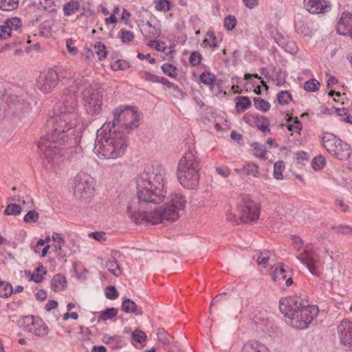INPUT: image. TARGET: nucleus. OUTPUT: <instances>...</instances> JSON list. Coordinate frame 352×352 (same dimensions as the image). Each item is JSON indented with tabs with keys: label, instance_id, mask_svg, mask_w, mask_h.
Returning <instances> with one entry per match:
<instances>
[{
	"label": "nucleus",
	"instance_id": "21",
	"mask_svg": "<svg viewBox=\"0 0 352 352\" xmlns=\"http://www.w3.org/2000/svg\"><path fill=\"white\" fill-rule=\"evenodd\" d=\"M239 352H270V350L260 342L249 340L243 344Z\"/></svg>",
	"mask_w": 352,
	"mask_h": 352
},
{
	"label": "nucleus",
	"instance_id": "2",
	"mask_svg": "<svg viewBox=\"0 0 352 352\" xmlns=\"http://www.w3.org/2000/svg\"><path fill=\"white\" fill-rule=\"evenodd\" d=\"M166 183L167 170L159 163L153 164L138 175L136 179L138 208L127 206L128 216L132 221L136 224L156 225L179 219V212L186 204V198L180 192L171 193L163 207H155L149 212L144 210L147 203L159 204L164 201L167 193Z\"/></svg>",
	"mask_w": 352,
	"mask_h": 352
},
{
	"label": "nucleus",
	"instance_id": "64",
	"mask_svg": "<svg viewBox=\"0 0 352 352\" xmlns=\"http://www.w3.org/2000/svg\"><path fill=\"white\" fill-rule=\"evenodd\" d=\"M148 45L151 47L154 48L157 51H164L165 50V46L164 43H160L157 40L150 41L148 43Z\"/></svg>",
	"mask_w": 352,
	"mask_h": 352
},
{
	"label": "nucleus",
	"instance_id": "60",
	"mask_svg": "<svg viewBox=\"0 0 352 352\" xmlns=\"http://www.w3.org/2000/svg\"><path fill=\"white\" fill-rule=\"evenodd\" d=\"M333 229H335L336 232L338 234L344 235L352 234V228L349 226L339 225L336 227H334Z\"/></svg>",
	"mask_w": 352,
	"mask_h": 352
},
{
	"label": "nucleus",
	"instance_id": "54",
	"mask_svg": "<svg viewBox=\"0 0 352 352\" xmlns=\"http://www.w3.org/2000/svg\"><path fill=\"white\" fill-rule=\"evenodd\" d=\"M17 201L21 206L22 210H28L34 208L33 199L31 197H27L26 199L19 198Z\"/></svg>",
	"mask_w": 352,
	"mask_h": 352
},
{
	"label": "nucleus",
	"instance_id": "40",
	"mask_svg": "<svg viewBox=\"0 0 352 352\" xmlns=\"http://www.w3.org/2000/svg\"><path fill=\"white\" fill-rule=\"evenodd\" d=\"M292 100V96L288 91H280L277 94V100L281 105L288 104Z\"/></svg>",
	"mask_w": 352,
	"mask_h": 352
},
{
	"label": "nucleus",
	"instance_id": "50",
	"mask_svg": "<svg viewBox=\"0 0 352 352\" xmlns=\"http://www.w3.org/2000/svg\"><path fill=\"white\" fill-rule=\"evenodd\" d=\"M39 219L38 213L34 210L30 209L23 217V221L26 223H36Z\"/></svg>",
	"mask_w": 352,
	"mask_h": 352
},
{
	"label": "nucleus",
	"instance_id": "18",
	"mask_svg": "<svg viewBox=\"0 0 352 352\" xmlns=\"http://www.w3.org/2000/svg\"><path fill=\"white\" fill-rule=\"evenodd\" d=\"M294 28L298 34L304 36H311V30L309 27V23L306 17L300 14H297L294 16Z\"/></svg>",
	"mask_w": 352,
	"mask_h": 352
},
{
	"label": "nucleus",
	"instance_id": "9",
	"mask_svg": "<svg viewBox=\"0 0 352 352\" xmlns=\"http://www.w3.org/2000/svg\"><path fill=\"white\" fill-rule=\"evenodd\" d=\"M201 170L200 160L194 145H190L179 159L177 170Z\"/></svg>",
	"mask_w": 352,
	"mask_h": 352
},
{
	"label": "nucleus",
	"instance_id": "23",
	"mask_svg": "<svg viewBox=\"0 0 352 352\" xmlns=\"http://www.w3.org/2000/svg\"><path fill=\"white\" fill-rule=\"evenodd\" d=\"M290 274L289 270L285 269L282 265H278L272 273L273 280L280 284Z\"/></svg>",
	"mask_w": 352,
	"mask_h": 352
},
{
	"label": "nucleus",
	"instance_id": "45",
	"mask_svg": "<svg viewBox=\"0 0 352 352\" xmlns=\"http://www.w3.org/2000/svg\"><path fill=\"white\" fill-rule=\"evenodd\" d=\"M236 19L234 16L232 15H228L223 20V27L228 31L234 30L236 25Z\"/></svg>",
	"mask_w": 352,
	"mask_h": 352
},
{
	"label": "nucleus",
	"instance_id": "47",
	"mask_svg": "<svg viewBox=\"0 0 352 352\" xmlns=\"http://www.w3.org/2000/svg\"><path fill=\"white\" fill-rule=\"evenodd\" d=\"M106 267L107 270L116 276H119L121 274V270L119 265L116 261H108L106 263Z\"/></svg>",
	"mask_w": 352,
	"mask_h": 352
},
{
	"label": "nucleus",
	"instance_id": "27",
	"mask_svg": "<svg viewBox=\"0 0 352 352\" xmlns=\"http://www.w3.org/2000/svg\"><path fill=\"white\" fill-rule=\"evenodd\" d=\"M277 43L288 53L295 54L298 51L296 43L289 38H282L280 41H277Z\"/></svg>",
	"mask_w": 352,
	"mask_h": 352
},
{
	"label": "nucleus",
	"instance_id": "48",
	"mask_svg": "<svg viewBox=\"0 0 352 352\" xmlns=\"http://www.w3.org/2000/svg\"><path fill=\"white\" fill-rule=\"evenodd\" d=\"M202 58V55L199 52L193 51L190 54L188 60L190 65L197 67L201 63Z\"/></svg>",
	"mask_w": 352,
	"mask_h": 352
},
{
	"label": "nucleus",
	"instance_id": "17",
	"mask_svg": "<svg viewBox=\"0 0 352 352\" xmlns=\"http://www.w3.org/2000/svg\"><path fill=\"white\" fill-rule=\"evenodd\" d=\"M221 43V39L219 38L216 36L213 29L210 28L204 36L201 46L204 49L214 52L219 47Z\"/></svg>",
	"mask_w": 352,
	"mask_h": 352
},
{
	"label": "nucleus",
	"instance_id": "29",
	"mask_svg": "<svg viewBox=\"0 0 352 352\" xmlns=\"http://www.w3.org/2000/svg\"><path fill=\"white\" fill-rule=\"evenodd\" d=\"M292 241L294 245V248L297 252L296 255L298 253L302 252L303 250H305L307 246H309L311 249L316 248L311 243H305L302 239L298 236H292Z\"/></svg>",
	"mask_w": 352,
	"mask_h": 352
},
{
	"label": "nucleus",
	"instance_id": "46",
	"mask_svg": "<svg viewBox=\"0 0 352 352\" xmlns=\"http://www.w3.org/2000/svg\"><path fill=\"white\" fill-rule=\"evenodd\" d=\"M118 35L121 41L124 43H129L131 42L134 39V34L133 32L122 29L119 31Z\"/></svg>",
	"mask_w": 352,
	"mask_h": 352
},
{
	"label": "nucleus",
	"instance_id": "3",
	"mask_svg": "<svg viewBox=\"0 0 352 352\" xmlns=\"http://www.w3.org/2000/svg\"><path fill=\"white\" fill-rule=\"evenodd\" d=\"M113 118H107L97 131L94 152L100 158L116 159L122 156L128 146L126 135L140 125V114L134 108L119 106L112 112Z\"/></svg>",
	"mask_w": 352,
	"mask_h": 352
},
{
	"label": "nucleus",
	"instance_id": "59",
	"mask_svg": "<svg viewBox=\"0 0 352 352\" xmlns=\"http://www.w3.org/2000/svg\"><path fill=\"white\" fill-rule=\"evenodd\" d=\"M105 295L108 299L115 300L118 296V293L114 286H107L105 289Z\"/></svg>",
	"mask_w": 352,
	"mask_h": 352
},
{
	"label": "nucleus",
	"instance_id": "36",
	"mask_svg": "<svg viewBox=\"0 0 352 352\" xmlns=\"http://www.w3.org/2000/svg\"><path fill=\"white\" fill-rule=\"evenodd\" d=\"M22 211V208L20 204H9L6 207L3 213L7 216H17Z\"/></svg>",
	"mask_w": 352,
	"mask_h": 352
},
{
	"label": "nucleus",
	"instance_id": "5",
	"mask_svg": "<svg viewBox=\"0 0 352 352\" xmlns=\"http://www.w3.org/2000/svg\"><path fill=\"white\" fill-rule=\"evenodd\" d=\"M72 188L74 195L80 199H89L95 193V179L85 172L78 173L72 179Z\"/></svg>",
	"mask_w": 352,
	"mask_h": 352
},
{
	"label": "nucleus",
	"instance_id": "20",
	"mask_svg": "<svg viewBox=\"0 0 352 352\" xmlns=\"http://www.w3.org/2000/svg\"><path fill=\"white\" fill-rule=\"evenodd\" d=\"M337 146L338 147L335 148V151L331 153V155L339 160H346L349 159L351 155L350 145L341 140L340 144Z\"/></svg>",
	"mask_w": 352,
	"mask_h": 352
},
{
	"label": "nucleus",
	"instance_id": "63",
	"mask_svg": "<svg viewBox=\"0 0 352 352\" xmlns=\"http://www.w3.org/2000/svg\"><path fill=\"white\" fill-rule=\"evenodd\" d=\"M66 47H67V50L68 52L69 53V54H71L72 56L76 55L78 52V50L77 47H76L73 45V41L72 38L67 39Z\"/></svg>",
	"mask_w": 352,
	"mask_h": 352
},
{
	"label": "nucleus",
	"instance_id": "31",
	"mask_svg": "<svg viewBox=\"0 0 352 352\" xmlns=\"http://www.w3.org/2000/svg\"><path fill=\"white\" fill-rule=\"evenodd\" d=\"M254 151V155L261 160H265L267 159V150L265 146L258 142H254L251 145Z\"/></svg>",
	"mask_w": 352,
	"mask_h": 352
},
{
	"label": "nucleus",
	"instance_id": "56",
	"mask_svg": "<svg viewBox=\"0 0 352 352\" xmlns=\"http://www.w3.org/2000/svg\"><path fill=\"white\" fill-rule=\"evenodd\" d=\"M325 164V159L322 156H318L314 158L311 165L314 170L322 169Z\"/></svg>",
	"mask_w": 352,
	"mask_h": 352
},
{
	"label": "nucleus",
	"instance_id": "58",
	"mask_svg": "<svg viewBox=\"0 0 352 352\" xmlns=\"http://www.w3.org/2000/svg\"><path fill=\"white\" fill-rule=\"evenodd\" d=\"M88 236L100 243L107 240L106 234L104 232H92L88 234Z\"/></svg>",
	"mask_w": 352,
	"mask_h": 352
},
{
	"label": "nucleus",
	"instance_id": "42",
	"mask_svg": "<svg viewBox=\"0 0 352 352\" xmlns=\"http://www.w3.org/2000/svg\"><path fill=\"white\" fill-rule=\"evenodd\" d=\"M118 311V310L116 308H108L100 313V319L104 321L111 320L117 316Z\"/></svg>",
	"mask_w": 352,
	"mask_h": 352
},
{
	"label": "nucleus",
	"instance_id": "41",
	"mask_svg": "<svg viewBox=\"0 0 352 352\" xmlns=\"http://www.w3.org/2000/svg\"><path fill=\"white\" fill-rule=\"evenodd\" d=\"M94 50L100 60L106 58L107 52L104 44L102 42H96L94 45Z\"/></svg>",
	"mask_w": 352,
	"mask_h": 352
},
{
	"label": "nucleus",
	"instance_id": "52",
	"mask_svg": "<svg viewBox=\"0 0 352 352\" xmlns=\"http://www.w3.org/2000/svg\"><path fill=\"white\" fill-rule=\"evenodd\" d=\"M161 68L163 72L170 77L174 78L177 75L176 67L171 64L164 63L162 65Z\"/></svg>",
	"mask_w": 352,
	"mask_h": 352
},
{
	"label": "nucleus",
	"instance_id": "14",
	"mask_svg": "<svg viewBox=\"0 0 352 352\" xmlns=\"http://www.w3.org/2000/svg\"><path fill=\"white\" fill-rule=\"evenodd\" d=\"M337 333L342 345L352 350V322L344 320L337 327Z\"/></svg>",
	"mask_w": 352,
	"mask_h": 352
},
{
	"label": "nucleus",
	"instance_id": "38",
	"mask_svg": "<svg viewBox=\"0 0 352 352\" xmlns=\"http://www.w3.org/2000/svg\"><path fill=\"white\" fill-rule=\"evenodd\" d=\"M254 104L256 109L263 112L268 111L271 108L270 102L259 97L254 98Z\"/></svg>",
	"mask_w": 352,
	"mask_h": 352
},
{
	"label": "nucleus",
	"instance_id": "15",
	"mask_svg": "<svg viewBox=\"0 0 352 352\" xmlns=\"http://www.w3.org/2000/svg\"><path fill=\"white\" fill-rule=\"evenodd\" d=\"M304 6L311 14H323L331 10V4L329 0H304Z\"/></svg>",
	"mask_w": 352,
	"mask_h": 352
},
{
	"label": "nucleus",
	"instance_id": "61",
	"mask_svg": "<svg viewBox=\"0 0 352 352\" xmlns=\"http://www.w3.org/2000/svg\"><path fill=\"white\" fill-rule=\"evenodd\" d=\"M12 34L4 24L0 25V40H6L12 36Z\"/></svg>",
	"mask_w": 352,
	"mask_h": 352
},
{
	"label": "nucleus",
	"instance_id": "24",
	"mask_svg": "<svg viewBox=\"0 0 352 352\" xmlns=\"http://www.w3.org/2000/svg\"><path fill=\"white\" fill-rule=\"evenodd\" d=\"M67 287L66 278L60 274H56L52 279L51 287L54 292H61Z\"/></svg>",
	"mask_w": 352,
	"mask_h": 352
},
{
	"label": "nucleus",
	"instance_id": "19",
	"mask_svg": "<svg viewBox=\"0 0 352 352\" xmlns=\"http://www.w3.org/2000/svg\"><path fill=\"white\" fill-rule=\"evenodd\" d=\"M339 138L331 133H323L322 135V142L323 147L330 154L335 151V148L338 147V144H340Z\"/></svg>",
	"mask_w": 352,
	"mask_h": 352
},
{
	"label": "nucleus",
	"instance_id": "16",
	"mask_svg": "<svg viewBox=\"0 0 352 352\" xmlns=\"http://www.w3.org/2000/svg\"><path fill=\"white\" fill-rule=\"evenodd\" d=\"M337 32L340 35H349L352 39V13L343 12L340 18Z\"/></svg>",
	"mask_w": 352,
	"mask_h": 352
},
{
	"label": "nucleus",
	"instance_id": "35",
	"mask_svg": "<svg viewBox=\"0 0 352 352\" xmlns=\"http://www.w3.org/2000/svg\"><path fill=\"white\" fill-rule=\"evenodd\" d=\"M271 257L272 254L268 251L260 252L256 259L258 265L264 268L267 267L270 265Z\"/></svg>",
	"mask_w": 352,
	"mask_h": 352
},
{
	"label": "nucleus",
	"instance_id": "4",
	"mask_svg": "<svg viewBox=\"0 0 352 352\" xmlns=\"http://www.w3.org/2000/svg\"><path fill=\"white\" fill-rule=\"evenodd\" d=\"M280 312L291 320L297 329H305L318 315L316 305H310L307 300L299 297H287L280 300Z\"/></svg>",
	"mask_w": 352,
	"mask_h": 352
},
{
	"label": "nucleus",
	"instance_id": "6",
	"mask_svg": "<svg viewBox=\"0 0 352 352\" xmlns=\"http://www.w3.org/2000/svg\"><path fill=\"white\" fill-rule=\"evenodd\" d=\"M317 248L311 249L309 246L296 255V258L303 264L309 273L320 278H324V262L316 253Z\"/></svg>",
	"mask_w": 352,
	"mask_h": 352
},
{
	"label": "nucleus",
	"instance_id": "62",
	"mask_svg": "<svg viewBox=\"0 0 352 352\" xmlns=\"http://www.w3.org/2000/svg\"><path fill=\"white\" fill-rule=\"evenodd\" d=\"M215 171L223 178L228 177L231 173V170L228 166H217Z\"/></svg>",
	"mask_w": 352,
	"mask_h": 352
},
{
	"label": "nucleus",
	"instance_id": "32",
	"mask_svg": "<svg viewBox=\"0 0 352 352\" xmlns=\"http://www.w3.org/2000/svg\"><path fill=\"white\" fill-rule=\"evenodd\" d=\"M52 239L54 241V244L52 245L54 250L55 252L61 250L65 243L63 235L59 232H53L52 234Z\"/></svg>",
	"mask_w": 352,
	"mask_h": 352
},
{
	"label": "nucleus",
	"instance_id": "12",
	"mask_svg": "<svg viewBox=\"0 0 352 352\" xmlns=\"http://www.w3.org/2000/svg\"><path fill=\"white\" fill-rule=\"evenodd\" d=\"M138 25L141 33L145 38H157L161 34L160 22L155 16H151L150 19L146 21H140Z\"/></svg>",
	"mask_w": 352,
	"mask_h": 352
},
{
	"label": "nucleus",
	"instance_id": "22",
	"mask_svg": "<svg viewBox=\"0 0 352 352\" xmlns=\"http://www.w3.org/2000/svg\"><path fill=\"white\" fill-rule=\"evenodd\" d=\"M121 309L124 313H133L136 316H141L143 314L142 307L138 306L134 301L129 298L124 299Z\"/></svg>",
	"mask_w": 352,
	"mask_h": 352
},
{
	"label": "nucleus",
	"instance_id": "28",
	"mask_svg": "<svg viewBox=\"0 0 352 352\" xmlns=\"http://www.w3.org/2000/svg\"><path fill=\"white\" fill-rule=\"evenodd\" d=\"M80 8V3L78 1L72 0L67 2L63 8V14L66 16H70L74 15L78 10Z\"/></svg>",
	"mask_w": 352,
	"mask_h": 352
},
{
	"label": "nucleus",
	"instance_id": "34",
	"mask_svg": "<svg viewBox=\"0 0 352 352\" xmlns=\"http://www.w3.org/2000/svg\"><path fill=\"white\" fill-rule=\"evenodd\" d=\"M287 122V129L289 131L299 133L302 130V124L297 117L289 118Z\"/></svg>",
	"mask_w": 352,
	"mask_h": 352
},
{
	"label": "nucleus",
	"instance_id": "44",
	"mask_svg": "<svg viewBox=\"0 0 352 352\" xmlns=\"http://www.w3.org/2000/svg\"><path fill=\"white\" fill-rule=\"evenodd\" d=\"M285 169L283 161H278L274 164L273 175L275 179L281 180L283 179V171Z\"/></svg>",
	"mask_w": 352,
	"mask_h": 352
},
{
	"label": "nucleus",
	"instance_id": "30",
	"mask_svg": "<svg viewBox=\"0 0 352 352\" xmlns=\"http://www.w3.org/2000/svg\"><path fill=\"white\" fill-rule=\"evenodd\" d=\"M57 0H39V8L48 12H54L59 7Z\"/></svg>",
	"mask_w": 352,
	"mask_h": 352
},
{
	"label": "nucleus",
	"instance_id": "33",
	"mask_svg": "<svg viewBox=\"0 0 352 352\" xmlns=\"http://www.w3.org/2000/svg\"><path fill=\"white\" fill-rule=\"evenodd\" d=\"M19 6V0H0V10L10 12Z\"/></svg>",
	"mask_w": 352,
	"mask_h": 352
},
{
	"label": "nucleus",
	"instance_id": "1",
	"mask_svg": "<svg viewBox=\"0 0 352 352\" xmlns=\"http://www.w3.org/2000/svg\"><path fill=\"white\" fill-rule=\"evenodd\" d=\"M81 89L85 109L89 116H97L102 110L103 94L98 85L81 79L72 90L69 99L66 98L55 110L51 118L52 130L37 142L39 154L49 161L60 156L63 147L66 145L74 146L76 152L82 151L80 144L86 124L79 113L75 95Z\"/></svg>",
	"mask_w": 352,
	"mask_h": 352
},
{
	"label": "nucleus",
	"instance_id": "13",
	"mask_svg": "<svg viewBox=\"0 0 352 352\" xmlns=\"http://www.w3.org/2000/svg\"><path fill=\"white\" fill-rule=\"evenodd\" d=\"M243 120L249 126L258 128L265 135L270 133V121L263 116L256 113H246Z\"/></svg>",
	"mask_w": 352,
	"mask_h": 352
},
{
	"label": "nucleus",
	"instance_id": "55",
	"mask_svg": "<svg viewBox=\"0 0 352 352\" xmlns=\"http://www.w3.org/2000/svg\"><path fill=\"white\" fill-rule=\"evenodd\" d=\"M133 340H134L138 343H142L146 339V334L142 330L136 329L133 331L131 334Z\"/></svg>",
	"mask_w": 352,
	"mask_h": 352
},
{
	"label": "nucleus",
	"instance_id": "25",
	"mask_svg": "<svg viewBox=\"0 0 352 352\" xmlns=\"http://www.w3.org/2000/svg\"><path fill=\"white\" fill-rule=\"evenodd\" d=\"M235 109L238 113L246 111L251 106L250 99L248 96H236L234 99Z\"/></svg>",
	"mask_w": 352,
	"mask_h": 352
},
{
	"label": "nucleus",
	"instance_id": "39",
	"mask_svg": "<svg viewBox=\"0 0 352 352\" xmlns=\"http://www.w3.org/2000/svg\"><path fill=\"white\" fill-rule=\"evenodd\" d=\"M155 8L157 11L167 12L170 10L171 3L168 0H155Z\"/></svg>",
	"mask_w": 352,
	"mask_h": 352
},
{
	"label": "nucleus",
	"instance_id": "53",
	"mask_svg": "<svg viewBox=\"0 0 352 352\" xmlns=\"http://www.w3.org/2000/svg\"><path fill=\"white\" fill-rule=\"evenodd\" d=\"M141 78L145 80L152 82H158L160 83L161 80H162V77L158 76L155 74H151L148 72H144L141 74Z\"/></svg>",
	"mask_w": 352,
	"mask_h": 352
},
{
	"label": "nucleus",
	"instance_id": "10",
	"mask_svg": "<svg viewBox=\"0 0 352 352\" xmlns=\"http://www.w3.org/2000/svg\"><path fill=\"white\" fill-rule=\"evenodd\" d=\"M201 170H177L180 184L186 189H197L199 184Z\"/></svg>",
	"mask_w": 352,
	"mask_h": 352
},
{
	"label": "nucleus",
	"instance_id": "49",
	"mask_svg": "<svg viewBox=\"0 0 352 352\" xmlns=\"http://www.w3.org/2000/svg\"><path fill=\"white\" fill-rule=\"evenodd\" d=\"M320 87V82L315 78L310 79L305 82L304 89L309 92L317 91Z\"/></svg>",
	"mask_w": 352,
	"mask_h": 352
},
{
	"label": "nucleus",
	"instance_id": "8",
	"mask_svg": "<svg viewBox=\"0 0 352 352\" xmlns=\"http://www.w3.org/2000/svg\"><path fill=\"white\" fill-rule=\"evenodd\" d=\"M59 80L58 73L53 69H47L41 72L36 80V87L42 92H51Z\"/></svg>",
	"mask_w": 352,
	"mask_h": 352
},
{
	"label": "nucleus",
	"instance_id": "57",
	"mask_svg": "<svg viewBox=\"0 0 352 352\" xmlns=\"http://www.w3.org/2000/svg\"><path fill=\"white\" fill-rule=\"evenodd\" d=\"M330 114H336L337 116L340 117V120L344 122V117L346 116L348 114V110L345 108H335L333 107L329 109Z\"/></svg>",
	"mask_w": 352,
	"mask_h": 352
},
{
	"label": "nucleus",
	"instance_id": "51",
	"mask_svg": "<svg viewBox=\"0 0 352 352\" xmlns=\"http://www.w3.org/2000/svg\"><path fill=\"white\" fill-rule=\"evenodd\" d=\"M111 67L113 71L125 70L129 67V64L124 60L119 59L111 63Z\"/></svg>",
	"mask_w": 352,
	"mask_h": 352
},
{
	"label": "nucleus",
	"instance_id": "7",
	"mask_svg": "<svg viewBox=\"0 0 352 352\" xmlns=\"http://www.w3.org/2000/svg\"><path fill=\"white\" fill-rule=\"evenodd\" d=\"M19 325L24 331L38 337H45L48 334L47 325L43 320L38 316H24L19 320Z\"/></svg>",
	"mask_w": 352,
	"mask_h": 352
},
{
	"label": "nucleus",
	"instance_id": "11",
	"mask_svg": "<svg viewBox=\"0 0 352 352\" xmlns=\"http://www.w3.org/2000/svg\"><path fill=\"white\" fill-rule=\"evenodd\" d=\"M243 218L251 221H256L260 215L259 207L248 196L243 197L241 203L239 206Z\"/></svg>",
	"mask_w": 352,
	"mask_h": 352
},
{
	"label": "nucleus",
	"instance_id": "26",
	"mask_svg": "<svg viewBox=\"0 0 352 352\" xmlns=\"http://www.w3.org/2000/svg\"><path fill=\"white\" fill-rule=\"evenodd\" d=\"M3 22L12 34L14 32L21 31L22 28V21L19 17L8 18Z\"/></svg>",
	"mask_w": 352,
	"mask_h": 352
},
{
	"label": "nucleus",
	"instance_id": "37",
	"mask_svg": "<svg viewBox=\"0 0 352 352\" xmlns=\"http://www.w3.org/2000/svg\"><path fill=\"white\" fill-rule=\"evenodd\" d=\"M199 78H200V81L202 83L210 86L211 89H212V86H213L214 83L217 80V78H216L215 75H214L211 72H203L200 75Z\"/></svg>",
	"mask_w": 352,
	"mask_h": 352
},
{
	"label": "nucleus",
	"instance_id": "43",
	"mask_svg": "<svg viewBox=\"0 0 352 352\" xmlns=\"http://www.w3.org/2000/svg\"><path fill=\"white\" fill-rule=\"evenodd\" d=\"M244 174L254 177H258V167L254 163H248L243 167Z\"/></svg>",
	"mask_w": 352,
	"mask_h": 352
}]
</instances>
